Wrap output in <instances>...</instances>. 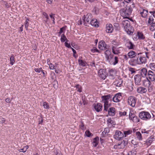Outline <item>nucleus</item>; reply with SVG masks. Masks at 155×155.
<instances>
[{"label":"nucleus","mask_w":155,"mask_h":155,"mask_svg":"<svg viewBox=\"0 0 155 155\" xmlns=\"http://www.w3.org/2000/svg\"><path fill=\"white\" fill-rule=\"evenodd\" d=\"M135 82L136 84L138 85H140L141 84V77L140 75L137 74L134 77Z\"/></svg>","instance_id":"2eb2a0df"},{"label":"nucleus","mask_w":155,"mask_h":155,"mask_svg":"<svg viewBox=\"0 0 155 155\" xmlns=\"http://www.w3.org/2000/svg\"><path fill=\"white\" fill-rule=\"evenodd\" d=\"M54 15L55 14H51L50 15V18H51L52 20H55Z\"/></svg>","instance_id":"680f3d73"},{"label":"nucleus","mask_w":155,"mask_h":155,"mask_svg":"<svg viewBox=\"0 0 155 155\" xmlns=\"http://www.w3.org/2000/svg\"><path fill=\"white\" fill-rule=\"evenodd\" d=\"M107 111L110 116H113L115 114V109L114 107H110Z\"/></svg>","instance_id":"b1692460"},{"label":"nucleus","mask_w":155,"mask_h":155,"mask_svg":"<svg viewBox=\"0 0 155 155\" xmlns=\"http://www.w3.org/2000/svg\"><path fill=\"white\" fill-rule=\"evenodd\" d=\"M102 101L104 104L109 103V101H112V95L110 94L102 96L101 97Z\"/></svg>","instance_id":"39448f33"},{"label":"nucleus","mask_w":155,"mask_h":155,"mask_svg":"<svg viewBox=\"0 0 155 155\" xmlns=\"http://www.w3.org/2000/svg\"><path fill=\"white\" fill-rule=\"evenodd\" d=\"M110 105L111 104H109L108 103L104 104V110L106 111H107L108 110V108L110 106Z\"/></svg>","instance_id":"58836bf2"},{"label":"nucleus","mask_w":155,"mask_h":155,"mask_svg":"<svg viewBox=\"0 0 155 155\" xmlns=\"http://www.w3.org/2000/svg\"><path fill=\"white\" fill-rule=\"evenodd\" d=\"M148 77L151 81H153L155 79V74L154 73L149 71L148 72Z\"/></svg>","instance_id":"a211bd4d"},{"label":"nucleus","mask_w":155,"mask_h":155,"mask_svg":"<svg viewBox=\"0 0 155 155\" xmlns=\"http://www.w3.org/2000/svg\"><path fill=\"white\" fill-rule=\"evenodd\" d=\"M130 24V22L127 20L123 21L122 23L126 32L129 35H132L134 31V28Z\"/></svg>","instance_id":"f03ea898"},{"label":"nucleus","mask_w":155,"mask_h":155,"mask_svg":"<svg viewBox=\"0 0 155 155\" xmlns=\"http://www.w3.org/2000/svg\"><path fill=\"white\" fill-rule=\"evenodd\" d=\"M127 112L125 111H124L123 112H119L120 115L121 116H124L126 115Z\"/></svg>","instance_id":"864d4df0"},{"label":"nucleus","mask_w":155,"mask_h":155,"mask_svg":"<svg viewBox=\"0 0 155 155\" xmlns=\"http://www.w3.org/2000/svg\"><path fill=\"white\" fill-rule=\"evenodd\" d=\"M136 115L132 111H130L129 113V117L130 120H132Z\"/></svg>","instance_id":"f704fd0d"},{"label":"nucleus","mask_w":155,"mask_h":155,"mask_svg":"<svg viewBox=\"0 0 155 155\" xmlns=\"http://www.w3.org/2000/svg\"><path fill=\"white\" fill-rule=\"evenodd\" d=\"M123 80L122 79H118L116 80L113 83V84L116 87H119L123 86Z\"/></svg>","instance_id":"f8f14e48"},{"label":"nucleus","mask_w":155,"mask_h":155,"mask_svg":"<svg viewBox=\"0 0 155 155\" xmlns=\"http://www.w3.org/2000/svg\"><path fill=\"white\" fill-rule=\"evenodd\" d=\"M114 72V70H113L112 69H111L109 71V73L111 75L113 74V72Z\"/></svg>","instance_id":"774afa93"},{"label":"nucleus","mask_w":155,"mask_h":155,"mask_svg":"<svg viewBox=\"0 0 155 155\" xmlns=\"http://www.w3.org/2000/svg\"><path fill=\"white\" fill-rule=\"evenodd\" d=\"M43 106L45 109H49V105L48 103L46 102H43Z\"/></svg>","instance_id":"c03bdc74"},{"label":"nucleus","mask_w":155,"mask_h":155,"mask_svg":"<svg viewBox=\"0 0 155 155\" xmlns=\"http://www.w3.org/2000/svg\"><path fill=\"white\" fill-rule=\"evenodd\" d=\"M137 55L136 53L132 50L130 51L127 54V56L128 57L131 58H134L137 56Z\"/></svg>","instance_id":"5701e85b"},{"label":"nucleus","mask_w":155,"mask_h":155,"mask_svg":"<svg viewBox=\"0 0 155 155\" xmlns=\"http://www.w3.org/2000/svg\"><path fill=\"white\" fill-rule=\"evenodd\" d=\"M111 42L113 45L116 46H118L119 44V42L116 40H113Z\"/></svg>","instance_id":"3c124183"},{"label":"nucleus","mask_w":155,"mask_h":155,"mask_svg":"<svg viewBox=\"0 0 155 155\" xmlns=\"http://www.w3.org/2000/svg\"><path fill=\"white\" fill-rule=\"evenodd\" d=\"M129 63L130 65L134 66L136 65L137 64H138V61L137 58H131L129 61Z\"/></svg>","instance_id":"4be33fe9"},{"label":"nucleus","mask_w":155,"mask_h":155,"mask_svg":"<svg viewBox=\"0 0 155 155\" xmlns=\"http://www.w3.org/2000/svg\"><path fill=\"white\" fill-rule=\"evenodd\" d=\"M140 117L142 119L147 120L150 119L151 116L150 113L146 111H142L139 114Z\"/></svg>","instance_id":"20e7f679"},{"label":"nucleus","mask_w":155,"mask_h":155,"mask_svg":"<svg viewBox=\"0 0 155 155\" xmlns=\"http://www.w3.org/2000/svg\"><path fill=\"white\" fill-rule=\"evenodd\" d=\"M110 131L109 129L107 127H106L104 129V130L102 132V134H105L106 133H108Z\"/></svg>","instance_id":"09e8293b"},{"label":"nucleus","mask_w":155,"mask_h":155,"mask_svg":"<svg viewBox=\"0 0 155 155\" xmlns=\"http://www.w3.org/2000/svg\"><path fill=\"white\" fill-rule=\"evenodd\" d=\"M154 137L153 136H151L146 141V145L148 146H150L152 142L153 141Z\"/></svg>","instance_id":"a878e982"},{"label":"nucleus","mask_w":155,"mask_h":155,"mask_svg":"<svg viewBox=\"0 0 155 155\" xmlns=\"http://www.w3.org/2000/svg\"><path fill=\"white\" fill-rule=\"evenodd\" d=\"M132 10L133 9L132 8H125L121 9L120 12L121 15L124 18L129 19V17L131 15Z\"/></svg>","instance_id":"7ed1b4c3"},{"label":"nucleus","mask_w":155,"mask_h":155,"mask_svg":"<svg viewBox=\"0 0 155 155\" xmlns=\"http://www.w3.org/2000/svg\"><path fill=\"white\" fill-rule=\"evenodd\" d=\"M89 24H90L92 26L94 27H98V25L97 23V20L96 19L94 18L92 19L91 20L90 23Z\"/></svg>","instance_id":"bb28decb"},{"label":"nucleus","mask_w":155,"mask_h":155,"mask_svg":"<svg viewBox=\"0 0 155 155\" xmlns=\"http://www.w3.org/2000/svg\"><path fill=\"white\" fill-rule=\"evenodd\" d=\"M132 132V130H129L127 131H124V137H126L127 135L131 134Z\"/></svg>","instance_id":"e433bc0d"},{"label":"nucleus","mask_w":155,"mask_h":155,"mask_svg":"<svg viewBox=\"0 0 155 155\" xmlns=\"http://www.w3.org/2000/svg\"><path fill=\"white\" fill-rule=\"evenodd\" d=\"M108 127H111L112 124H115L114 122L110 118L108 119L107 121Z\"/></svg>","instance_id":"7c9ffc66"},{"label":"nucleus","mask_w":155,"mask_h":155,"mask_svg":"<svg viewBox=\"0 0 155 155\" xmlns=\"http://www.w3.org/2000/svg\"><path fill=\"white\" fill-rule=\"evenodd\" d=\"M124 137V134L120 130H116L114 135V138L118 140H120Z\"/></svg>","instance_id":"6e6552de"},{"label":"nucleus","mask_w":155,"mask_h":155,"mask_svg":"<svg viewBox=\"0 0 155 155\" xmlns=\"http://www.w3.org/2000/svg\"><path fill=\"white\" fill-rule=\"evenodd\" d=\"M149 130L146 131V130H145V129H143V130H142L141 132V133H142V134L146 133V134H148L149 133Z\"/></svg>","instance_id":"052dcab7"},{"label":"nucleus","mask_w":155,"mask_h":155,"mask_svg":"<svg viewBox=\"0 0 155 155\" xmlns=\"http://www.w3.org/2000/svg\"><path fill=\"white\" fill-rule=\"evenodd\" d=\"M137 99L133 96H130L128 99V104L133 107L135 106Z\"/></svg>","instance_id":"0eeeda50"},{"label":"nucleus","mask_w":155,"mask_h":155,"mask_svg":"<svg viewBox=\"0 0 155 155\" xmlns=\"http://www.w3.org/2000/svg\"><path fill=\"white\" fill-rule=\"evenodd\" d=\"M78 62L80 65L83 67L86 66L87 63L85 61L82 60L78 59Z\"/></svg>","instance_id":"c756f323"},{"label":"nucleus","mask_w":155,"mask_h":155,"mask_svg":"<svg viewBox=\"0 0 155 155\" xmlns=\"http://www.w3.org/2000/svg\"><path fill=\"white\" fill-rule=\"evenodd\" d=\"M92 18V15L91 14L88 13H87L86 15H84L82 18H83L84 21V22L85 25V24L88 23L89 24Z\"/></svg>","instance_id":"1a4fd4ad"},{"label":"nucleus","mask_w":155,"mask_h":155,"mask_svg":"<svg viewBox=\"0 0 155 155\" xmlns=\"http://www.w3.org/2000/svg\"><path fill=\"white\" fill-rule=\"evenodd\" d=\"M93 105L95 110L97 112H99L102 110V106L101 103L95 104Z\"/></svg>","instance_id":"6ab92c4d"},{"label":"nucleus","mask_w":155,"mask_h":155,"mask_svg":"<svg viewBox=\"0 0 155 155\" xmlns=\"http://www.w3.org/2000/svg\"><path fill=\"white\" fill-rule=\"evenodd\" d=\"M24 149H25V150H24V151H23V153H25V152H26L27 149H28V145H26V146H25V147H24Z\"/></svg>","instance_id":"69168bd1"},{"label":"nucleus","mask_w":155,"mask_h":155,"mask_svg":"<svg viewBox=\"0 0 155 155\" xmlns=\"http://www.w3.org/2000/svg\"><path fill=\"white\" fill-rule=\"evenodd\" d=\"M121 98V94L120 93L116 94L112 98V100L114 102H118L120 101Z\"/></svg>","instance_id":"ddd939ff"},{"label":"nucleus","mask_w":155,"mask_h":155,"mask_svg":"<svg viewBox=\"0 0 155 155\" xmlns=\"http://www.w3.org/2000/svg\"><path fill=\"white\" fill-rule=\"evenodd\" d=\"M148 87V91L149 92H151L153 90V85L151 84L150 85V86L147 87Z\"/></svg>","instance_id":"6e6d98bb"},{"label":"nucleus","mask_w":155,"mask_h":155,"mask_svg":"<svg viewBox=\"0 0 155 155\" xmlns=\"http://www.w3.org/2000/svg\"><path fill=\"white\" fill-rule=\"evenodd\" d=\"M113 53L115 54H118L120 53V51L123 50V48L121 47H116L114 46H112Z\"/></svg>","instance_id":"9b49d317"},{"label":"nucleus","mask_w":155,"mask_h":155,"mask_svg":"<svg viewBox=\"0 0 155 155\" xmlns=\"http://www.w3.org/2000/svg\"><path fill=\"white\" fill-rule=\"evenodd\" d=\"M61 41L62 42H64L65 41H68L67 40L66 37L64 34H62L61 35Z\"/></svg>","instance_id":"c9c22d12"},{"label":"nucleus","mask_w":155,"mask_h":155,"mask_svg":"<svg viewBox=\"0 0 155 155\" xmlns=\"http://www.w3.org/2000/svg\"><path fill=\"white\" fill-rule=\"evenodd\" d=\"M125 45L129 49H134V45L129 39L126 40Z\"/></svg>","instance_id":"4468645a"},{"label":"nucleus","mask_w":155,"mask_h":155,"mask_svg":"<svg viewBox=\"0 0 155 155\" xmlns=\"http://www.w3.org/2000/svg\"><path fill=\"white\" fill-rule=\"evenodd\" d=\"M140 14L142 17L144 18H146L148 14L147 10L141 8V9H140Z\"/></svg>","instance_id":"412c9836"},{"label":"nucleus","mask_w":155,"mask_h":155,"mask_svg":"<svg viewBox=\"0 0 155 155\" xmlns=\"http://www.w3.org/2000/svg\"><path fill=\"white\" fill-rule=\"evenodd\" d=\"M47 3L49 4H51L52 3L53 0H46Z\"/></svg>","instance_id":"338daca9"},{"label":"nucleus","mask_w":155,"mask_h":155,"mask_svg":"<svg viewBox=\"0 0 155 155\" xmlns=\"http://www.w3.org/2000/svg\"><path fill=\"white\" fill-rule=\"evenodd\" d=\"M85 135L88 137H90L93 136V134L90 132L89 130H87L85 131Z\"/></svg>","instance_id":"a19ab883"},{"label":"nucleus","mask_w":155,"mask_h":155,"mask_svg":"<svg viewBox=\"0 0 155 155\" xmlns=\"http://www.w3.org/2000/svg\"><path fill=\"white\" fill-rule=\"evenodd\" d=\"M132 120L134 123L138 122L139 121V120L138 119V117L136 116V115L133 118Z\"/></svg>","instance_id":"de8ad7c7"},{"label":"nucleus","mask_w":155,"mask_h":155,"mask_svg":"<svg viewBox=\"0 0 155 155\" xmlns=\"http://www.w3.org/2000/svg\"><path fill=\"white\" fill-rule=\"evenodd\" d=\"M98 48L101 50H108V48L105 41L103 40L100 41L98 43Z\"/></svg>","instance_id":"423d86ee"},{"label":"nucleus","mask_w":155,"mask_h":155,"mask_svg":"<svg viewBox=\"0 0 155 155\" xmlns=\"http://www.w3.org/2000/svg\"><path fill=\"white\" fill-rule=\"evenodd\" d=\"M106 32L110 33H112L114 30L113 25L110 24H107L106 25Z\"/></svg>","instance_id":"aec40b11"},{"label":"nucleus","mask_w":155,"mask_h":155,"mask_svg":"<svg viewBox=\"0 0 155 155\" xmlns=\"http://www.w3.org/2000/svg\"><path fill=\"white\" fill-rule=\"evenodd\" d=\"M137 36L139 38L141 39H143L144 38L143 34L141 32H138Z\"/></svg>","instance_id":"ea45409f"},{"label":"nucleus","mask_w":155,"mask_h":155,"mask_svg":"<svg viewBox=\"0 0 155 155\" xmlns=\"http://www.w3.org/2000/svg\"><path fill=\"white\" fill-rule=\"evenodd\" d=\"M5 101L7 103H10L11 101V100L10 98H7L6 99Z\"/></svg>","instance_id":"0e129e2a"},{"label":"nucleus","mask_w":155,"mask_h":155,"mask_svg":"<svg viewBox=\"0 0 155 155\" xmlns=\"http://www.w3.org/2000/svg\"><path fill=\"white\" fill-rule=\"evenodd\" d=\"M57 63H55L54 65L51 63H50L49 64H48L50 69L51 70L56 69L57 68Z\"/></svg>","instance_id":"473e14b6"},{"label":"nucleus","mask_w":155,"mask_h":155,"mask_svg":"<svg viewBox=\"0 0 155 155\" xmlns=\"http://www.w3.org/2000/svg\"><path fill=\"white\" fill-rule=\"evenodd\" d=\"M75 87L77 88V89H78L77 91L80 92H82V87L79 84H77L76 85Z\"/></svg>","instance_id":"a18cd8bd"},{"label":"nucleus","mask_w":155,"mask_h":155,"mask_svg":"<svg viewBox=\"0 0 155 155\" xmlns=\"http://www.w3.org/2000/svg\"><path fill=\"white\" fill-rule=\"evenodd\" d=\"M108 51L109 52L108 50H107L105 52L107 61L111 65L114 66L116 65L118 63L119 61L118 57L111 54H107V53Z\"/></svg>","instance_id":"f257e3e1"},{"label":"nucleus","mask_w":155,"mask_h":155,"mask_svg":"<svg viewBox=\"0 0 155 155\" xmlns=\"http://www.w3.org/2000/svg\"><path fill=\"white\" fill-rule=\"evenodd\" d=\"M145 53L146 54V58L148 59H149L151 57V53L150 51L146 52L145 51Z\"/></svg>","instance_id":"37998d69"},{"label":"nucleus","mask_w":155,"mask_h":155,"mask_svg":"<svg viewBox=\"0 0 155 155\" xmlns=\"http://www.w3.org/2000/svg\"><path fill=\"white\" fill-rule=\"evenodd\" d=\"M90 65L92 67H95V63L94 61H92V62H90Z\"/></svg>","instance_id":"e2e57ef3"},{"label":"nucleus","mask_w":155,"mask_h":155,"mask_svg":"<svg viewBox=\"0 0 155 155\" xmlns=\"http://www.w3.org/2000/svg\"><path fill=\"white\" fill-rule=\"evenodd\" d=\"M151 84V83L150 81L147 78V79L145 80L143 82V85L144 86L147 87L150 86V85Z\"/></svg>","instance_id":"2f4dec72"},{"label":"nucleus","mask_w":155,"mask_h":155,"mask_svg":"<svg viewBox=\"0 0 155 155\" xmlns=\"http://www.w3.org/2000/svg\"><path fill=\"white\" fill-rule=\"evenodd\" d=\"M140 74L141 76L143 77L146 76L147 74H148L147 69L144 68L142 69Z\"/></svg>","instance_id":"cd10ccee"},{"label":"nucleus","mask_w":155,"mask_h":155,"mask_svg":"<svg viewBox=\"0 0 155 155\" xmlns=\"http://www.w3.org/2000/svg\"><path fill=\"white\" fill-rule=\"evenodd\" d=\"M138 61V64H145L147 62V59L145 57L141 56H138L137 57Z\"/></svg>","instance_id":"f3484780"},{"label":"nucleus","mask_w":155,"mask_h":155,"mask_svg":"<svg viewBox=\"0 0 155 155\" xmlns=\"http://www.w3.org/2000/svg\"><path fill=\"white\" fill-rule=\"evenodd\" d=\"M136 136L137 139L139 140H142V137L141 133L139 131L136 132Z\"/></svg>","instance_id":"72a5a7b5"},{"label":"nucleus","mask_w":155,"mask_h":155,"mask_svg":"<svg viewBox=\"0 0 155 155\" xmlns=\"http://www.w3.org/2000/svg\"><path fill=\"white\" fill-rule=\"evenodd\" d=\"M91 52L93 53H95L97 52L98 53H100V51L98 50L96 47H94L91 50Z\"/></svg>","instance_id":"49530a36"},{"label":"nucleus","mask_w":155,"mask_h":155,"mask_svg":"<svg viewBox=\"0 0 155 155\" xmlns=\"http://www.w3.org/2000/svg\"><path fill=\"white\" fill-rule=\"evenodd\" d=\"M35 71L39 73L41 71H42V68H35L34 69Z\"/></svg>","instance_id":"5fc2aeb1"},{"label":"nucleus","mask_w":155,"mask_h":155,"mask_svg":"<svg viewBox=\"0 0 155 155\" xmlns=\"http://www.w3.org/2000/svg\"><path fill=\"white\" fill-rule=\"evenodd\" d=\"M137 91L138 93L142 94L146 93L147 89L143 87H140L137 88Z\"/></svg>","instance_id":"393cba45"},{"label":"nucleus","mask_w":155,"mask_h":155,"mask_svg":"<svg viewBox=\"0 0 155 155\" xmlns=\"http://www.w3.org/2000/svg\"><path fill=\"white\" fill-rule=\"evenodd\" d=\"M149 67L153 71H155V64L150 63L149 64Z\"/></svg>","instance_id":"79ce46f5"},{"label":"nucleus","mask_w":155,"mask_h":155,"mask_svg":"<svg viewBox=\"0 0 155 155\" xmlns=\"http://www.w3.org/2000/svg\"><path fill=\"white\" fill-rule=\"evenodd\" d=\"M10 64L13 65L14 63L15 62L14 56L12 54L10 57Z\"/></svg>","instance_id":"4c0bfd02"},{"label":"nucleus","mask_w":155,"mask_h":155,"mask_svg":"<svg viewBox=\"0 0 155 155\" xmlns=\"http://www.w3.org/2000/svg\"><path fill=\"white\" fill-rule=\"evenodd\" d=\"M153 21V19L152 16L149 17L148 20V23L150 25L152 24Z\"/></svg>","instance_id":"8fccbe9b"},{"label":"nucleus","mask_w":155,"mask_h":155,"mask_svg":"<svg viewBox=\"0 0 155 155\" xmlns=\"http://www.w3.org/2000/svg\"><path fill=\"white\" fill-rule=\"evenodd\" d=\"M128 143V139H125L122 141L118 142L117 143V146L119 148L123 149L127 145Z\"/></svg>","instance_id":"9d476101"},{"label":"nucleus","mask_w":155,"mask_h":155,"mask_svg":"<svg viewBox=\"0 0 155 155\" xmlns=\"http://www.w3.org/2000/svg\"><path fill=\"white\" fill-rule=\"evenodd\" d=\"M43 15L45 16V18L48 20L49 18L48 16V14L45 12H44L43 13ZM47 20H46V21Z\"/></svg>","instance_id":"bf43d9fd"},{"label":"nucleus","mask_w":155,"mask_h":155,"mask_svg":"<svg viewBox=\"0 0 155 155\" xmlns=\"http://www.w3.org/2000/svg\"><path fill=\"white\" fill-rule=\"evenodd\" d=\"M67 42V41H66L65 42V46L68 48H71V47L70 45V44L68 43Z\"/></svg>","instance_id":"13d9d810"},{"label":"nucleus","mask_w":155,"mask_h":155,"mask_svg":"<svg viewBox=\"0 0 155 155\" xmlns=\"http://www.w3.org/2000/svg\"><path fill=\"white\" fill-rule=\"evenodd\" d=\"M99 140V138L98 137H97L94 138L93 142V146L94 147H96L98 144V141Z\"/></svg>","instance_id":"c85d7f7f"},{"label":"nucleus","mask_w":155,"mask_h":155,"mask_svg":"<svg viewBox=\"0 0 155 155\" xmlns=\"http://www.w3.org/2000/svg\"><path fill=\"white\" fill-rule=\"evenodd\" d=\"M137 154V151L134 150H133L130 152L129 154L130 155H135Z\"/></svg>","instance_id":"603ef678"},{"label":"nucleus","mask_w":155,"mask_h":155,"mask_svg":"<svg viewBox=\"0 0 155 155\" xmlns=\"http://www.w3.org/2000/svg\"><path fill=\"white\" fill-rule=\"evenodd\" d=\"M129 70L131 72V74H133L134 73H135V71L134 69L133 68H130L129 69Z\"/></svg>","instance_id":"4d7b16f0"},{"label":"nucleus","mask_w":155,"mask_h":155,"mask_svg":"<svg viewBox=\"0 0 155 155\" xmlns=\"http://www.w3.org/2000/svg\"><path fill=\"white\" fill-rule=\"evenodd\" d=\"M107 74L104 70L100 69L98 71V76L101 79H105L106 78Z\"/></svg>","instance_id":"dca6fc26"}]
</instances>
